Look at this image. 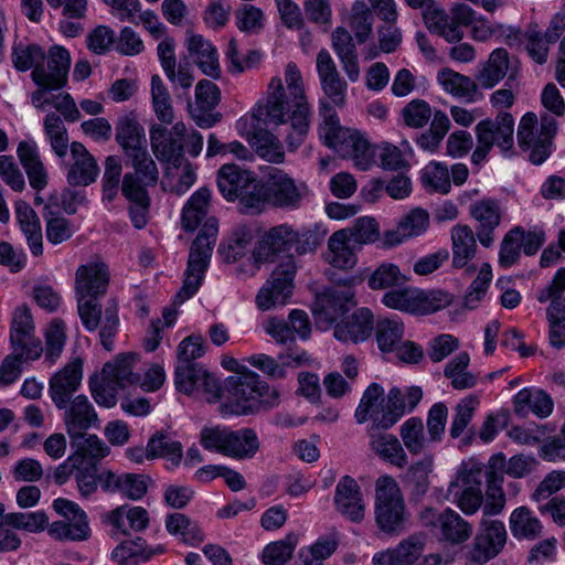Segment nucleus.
<instances>
[{"mask_svg":"<svg viewBox=\"0 0 565 565\" xmlns=\"http://www.w3.org/2000/svg\"><path fill=\"white\" fill-rule=\"evenodd\" d=\"M310 107L301 73L295 63H288L285 82L273 77L267 87L266 102L259 104L253 117L266 125L280 126L290 151L300 147L310 127Z\"/></svg>","mask_w":565,"mask_h":565,"instance_id":"obj_1","label":"nucleus"},{"mask_svg":"<svg viewBox=\"0 0 565 565\" xmlns=\"http://www.w3.org/2000/svg\"><path fill=\"white\" fill-rule=\"evenodd\" d=\"M221 413L224 415H250L270 409L279 404L280 392L262 381L250 370L227 376L221 386Z\"/></svg>","mask_w":565,"mask_h":565,"instance_id":"obj_2","label":"nucleus"},{"mask_svg":"<svg viewBox=\"0 0 565 565\" xmlns=\"http://www.w3.org/2000/svg\"><path fill=\"white\" fill-rule=\"evenodd\" d=\"M320 136L324 143L343 158L351 159L358 169L369 170L374 163L375 153L367 139L358 130L342 127L334 108L327 102L320 103Z\"/></svg>","mask_w":565,"mask_h":565,"instance_id":"obj_3","label":"nucleus"},{"mask_svg":"<svg viewBox=\"0 0 565 565\" xmlns=\"http://www.w3.org/2000/svg\"><path fill=\"white\" fill-rule=\"evenodd\" d=\"M216 236L217 225L215 220H207L192 243L183 285L174 297V305H182L199 290L210 264Z\"/></svg>","mask_w":565,"mask_h":565,"instance_id":"obj_4","label":"nucleus"},{"mask_svg":"<svg viewBox=\"0 0 565 565\" xmlns=\"http://www.w3.org/2000/svg\"><path fill=\"white\" fill-rule=\"evenodd\" d=\"M259 181L237 164H223L217 171V186L227 201L238 200L244 214L260 213Z\"/></svg>","mask_w":565,"mask_h":565,"instance_id":"obj_5","label":"nucleus"},{"mask_svg":"<svg viewBox=\"0 0 565 565\" xmlns=\"http://www.w3.org/2000/svg\"><path fill=\"white\" fill-rule=\"evenodd\" d=\"M374 519L377 527L386 534L399 533L406 521L404 497L391 476H381L375 482Z\"/></svg>","mask_w":565,"mask_h":565,"instance_id":"obj_6","label":"nucleus"},{"mask_svg":"<svg viewBox=\"0 0 565 565\" xmlns=\"http://www.w3.org/2000/svg\"><path fill=\"white\" fill-rule=\"evenodd\" d=\"M292 249L302 255L313 249L309 243L308 233L300 234L290 225L281 224L271 227L258 241L253 252L254 260L257 265L274 262L281 254H289Z\"/></svg>","mask_w":565,"mask_h":565,"instance_id":"obj_7","label":"nucleus"},{"mask_svg":"<svg viewBox=\"0 0 565 565\" xmlns=\"http://www.w3.org/2000/svg\"><path fill=\"white\" fill-rule=\"evenodd\" d=\"M556 130V120L551 116L542 117L540 129L535 114L527 113L522 117L518 128V142L522 149L530 150L529 158L532 163L541 164L550 157Z\"/></svg>","mask_w":565,"mask_h":565,"instance_id":"obj_8","label":"nucleus"},{"mask_svg":"<svg viewBox=\"0 0 565 565\" xmlns=\"http://www.w3.org/2000/svg\"><path fill=\"white\" fill-rule=\"evenodd\" d=\"M452 301L450 294L443 290L424 291L419 289H395L383 296L382 302L395 310L429 315L448 307Z\"/></svg>","mask_w":565,"mask_h":565,"instance_id":"obj_9","label":"nucleus"},{"mask_svg":"<svg viewBox=\"0 0 565 565\" xmlns=\"http://www.w3.org/2000/svg\"><path fill=\"white\" fill-rule=\"evenodd\" d=\"M513 131L514 120L509 113H500L494 119L479 121L475 127L477 148L471 156V161L479 164L493 146H498L503 152L511 150Z\"/></svg>","mask_w":565,"mask_h":565,"instance_id":"obj_10","label":"nucleus"},{"mask_svg":"<svg viewBox=\"0 0 565 565\" xmlns=\"http://www.w3.org/2000/svg\"><path fill=\"white\" fill-rule=\"evenodd\" d=\"M481 483L482 469L479 466H462L449 483L447 495L463 514L473 515L484 507Z\"/></svg>","mask_w":565,"mask_h":565,"instance_id":"obj_11","label":"nucleus"},{"mask_svg":"<svg viewBox=\"0 0 565 565\" xmlns=\"http://www.w3.org/2000/svg\"><path fill=\"white\" fill-rule=\"evenodd\" d=\"M296 268L291 255L276 267L256 295L255 302L258 309L267 311L287 303L294 291Z\"/></svg>","mask_w":565,"mask_h":565,"instance_id":"obj_12","label":"nucleus"},{"mask_svg":"<svg viewBox=\"0 0 565 565\" xmlns=\"http://www.w3.org/2000/svg\"><path fill=\"white\" fill-rule=\"evenodd\" d=\"M354 290L348 282L326 288L316 296L312 312L316 323L323 329L330 328L340 317L355 307Z\"/></svg>","mask_w":565,"mask_h":565,"instance_id":"obj_13","label":"nucleus"},{"mask_svg":"<svg viewBox=\"0 0 565 565\" xmlns=\"http://www.w3.org/2000/svg\"><path fill=\"white\" fill-rule=\"evenodd\" d=\"M507 539L508 534L502 521L483 518L467 552V559L477 564L489 562L501 553Z\"/></svg>","mask_w":565,"mask_h":565,"instance_id":"obj_14","label":"nucleus"},{"mask_svg":"<svg viewBox=\"0 0 565 565\" xmlns=\"http://www.w3.org/2000/svg\"><path fill=\"white\" fill-rule=\"evenodd\" d=\"M260 212L266 204L275 207L294 209L301 201V194L295 181L284 171L275 169L265 182L259 183Z\"/></svg>","mask_w":565,"mask_h":565,"instance_id":"obj_15","label":"nucleus"},{"mask_svg":"<svg viewBox=\"0 0 565 565\" xmlns=\"http://www.w3.org/2000/svg\"><path fill=\"white\" fill-rule=\"evenodd\" d=\"M174 383L177 390L184 394L203 392L211 396L209 401H218L221 385L217 379L201 364H178L174 371Z\"/></svg>","mask_w":565,"mask_h":565,"instance_id":"obj_16","label":"nucleus"},{"mask_svg":"<svg viewBox=\"0 0 565 565\" xmlns=\"http://www.w3.org/2000/svg\"><path fill=\"white\" fill-rule=\"evenodd\" d=\"M10 340L14 352L26 359H38L43 351L41 341L34 337L33 319L25 306L17 308L13 315Z\"/></svg>","mask_w":565,"mask_h":565,"instance_id":"obj_17","label":"nucleus"},{"mask_svg":"<svg viewBox=\"0 0 565 565\" xmlns=\"http://www.w3.org/2000/svg\"><path fill=\"white\" fill-rule=\"evenodd\" d=\"M82 377L83 362L78 358L73 359L51 377L49 392L56 408L62 409L73 399L72 396L78 390Z\"/></svg>","mask_w":565,"mask_h":565,"instance_id":"obj_18","label":"nucleus"},{"mask_svg":"<svg viewBox=\"0 0 565 565\" xmlns=\"http://www.w3.org/2000/svg\"><path fill=\"white\" fill-rule=\"evenodd\" d=\"M47 61L40 62L32 71L34 83H51L53 87H63L67 82V75L71 66V56L66 49L54 45L50 49L45 57Z\"/></svg>","mask_w":565,"mask_h":565,"instance_id":"obj_19","label":"nucleus"},{"mask_svg":"<svg viewBox=\"0 0 565 565\" xmlns=\"http://www.w3.org/2000/svg\"><path fill=\"white\" fill-rule=\"evenodd\" d=\"M47 61L40 62L32 71L34 83H51L53 87H63L67 82V75L71 66V56L66 49L54 45L50 49L45 57Z\"/></svg>","mask_w":565,"mask_h":565,"instance_id":"obj_20","label":"nucleus"},{"mask_svg":"<svg viewBox=\"0 0 565 565\" xmlns=\"http://www.w3.org/2000/svg\"><path fill=\"white\" fill-rule=\"evenodd\" d=\"M62 409H64L63 420L70 438L99 425L97 412L86 395H77Z\"/></svg>","mask_w":565,"mask_h":565,"instance_id":"obj_21","label":"nucleus"},{"mask_svg":"<svg viewBox=\"0 0 565 565\" xmlns=\"http://www.w3.org/2000/svg\"><path fill=\"white\" fill-rule=\"evenodd\" d=\"M316 68L324 95L338 107L345 104L348 83L341 77L337 65L327 50L317 55Z\"/></svg>","mask_w":565,"mask_h":565,"instance_id":"obj_22","label":"nucleus"},{"mask_svg":"<svg viewBox=\"0 0 565 565\" xmlns=\"http://www.w3.org/2000/svg\"><path fill=\"white\" fill-rule=\"evenodd\" d=\"M335 510L349 521L361 523L365 516V503L358 482L349 477H343L335 487Z\"/></svg>","mask_w":565,"mask_h":565,"instance_id":"obj_23","label":"nucleus"},{"mask_svg":"<svg viewBox=\"0 0 565 565\" xmlns=\"http://www.w3.org/2000/svg\"><path fill=\"white\" fill-rule=\"evenodd\" d=\"M109 271L102 262L81 265L75 275V292L77 298L96 299L107 291Z\"/></svg>","mask_w":565,"mask_h":565,"instance_id":"obj_24","label":"nucleus"},{"mask_svg":"<svg viewBox=\"0 0 565 565\" xmlns=\"http://www.w3.org/2000/svg\"><path fill=\"white\" fill-rule=\"evenodd\" d=\"M72 163L66 174L72 186H87L94 183L99 174V167L87 148L77 141L70 146Z\"/></svg>","mask_w":565,"mask_h":565,"instance_id":"obj_25","label":"nucleus"},{"mask_svg":"<svg viewBox=\"0 0 565 565\" xmlns=\"http://www.w3.org/2000/svg\"><path fill=\"white\" fill-rule=\"evenodd\" d=\"M507 460L503 454H497L489 459L482 477L487 480V494L491 502H487L483 507L484 515L499 514L505 503L504 493L502 491L503 475L505 473Z\"/></svg>","mask_w":565,"mask_h":565,"instance_id":"obj_26","label":"nucleus"},{"mask_svg":"<svg viewBox=\"0 0 565 565\" xmlns=\"http://www.w3.org/2000/svg\"><path fill=\"white\" fill-rule=\"evenodd\" d=\"M425 545V536L413 534L392 550L373 556L374 565H414L420 557Z\"/></svg>","mask_w":565,"mask_h":565,"instance_id":"obj_27","label":"nucleus"},{"mask_svg":"<svg viewBox=\"0 0 565 565\" xmlns=\"http://www.w3.org/2000/svg\"><path fill=\"white\" fill-rule=\"evenodd\" d=\"M373 330V313L360 308L348 320L337 323L333 334L341 342L358 343L369 339Z\"/></svg>","mask_w":565,"mask_h":565,"instance_id":"obj_28","label":"nucleus"},{"mask_svg":"<svg viewBox=\"0 0 565 565\" xmlns=\"http://www.w3.org/2000/svg\"><path fill=\"white\" fill-rule=\"evenodd\" d=\"M553 407L552 397L539 388H522L513 398L514 413L521 418H525L530 413L545 418L552 414Z\"/></svg>","mask_w":565,"mask_h":565,"instance_id":"obj_29","label":"nucleus"},{"mask_svg":"<svg viewBox=\"0 0 565 565\" xmlns=\"http://www.w3.org/2000/svg\"><path fill=\"white\" fill-rule=\"evenodd\" d=\"M382 427H371L369 430L371 449L384 461L403 468L407 465V455L398 440L392 434L381 433Z\"/></svg>","mask_w":565,"mask_h":565,"instance_id":"obj_30","label":"nucleus"},{"mask_svg":"<svg viewBox=\"0 0 565 565\" xmlns=\"http://www.w3.org/2000/svg\"><path fill=\"white\" fill-rule=\"evenodd\" d=\"M423 20L427 29L449 43H457L463 39L462 28L455 21L449 12L437 3L423 12Z\"/></svg>","mask_w":565,"mask_h":565,"instance_id":"obj_31","label":"nucleus"},{"mask_svg":"<svg viewBox=\"0 0 565 565\" xmlns=\"http://www.w3.org/2000/svg\"><path fill=\"white\" fill-rule=\"evenodd\" d=\"M137 355L135 353L119 354L114 361L104 365L103 376L121 388L139 384L141 374L135 371Z\"/></svg>","mask_w":565,"mask_h":565,"instance_id":"obj_32","label":"nucleus"},{"mask_svg":"<svg viewBox=\"0 0 565 565\" xmlns=\"http://www.w3.org/2000/svg\"><path fill=\"white\" fill-rule=\"evenodd\" d=\"M429 225V214L420 207L413 209L398 223L394 231L386 232L384 244L398 245L407 238L419 236Z\"/></svg>","mask_w":565,"mask_h":565,"instance_id":"obj_33","label":"nucleus"},{"mask_svg":"<svg viewBox=\"0 0 565 565\" xmlns=\"http://www.w3.org/2000/svg\"><path fill=\"white\" fill-rule=\"evenodd\" d=\"M150 145L156 158L167 166L184 159L183 142L169 134V130L160 125L150 128Z\"/></svg>","mask_w":565,"mask_h":565,"instance_id":"obj_34","label":"nucleus"},{"mask_svg":"<svg viewBox=\"0 0 565 565\" xmlns=\"http://www.w3.org/2000/svg\"><path fill=\"white\" fill-rule=\"evenodd\" d=\"M136 178L124 175L121 192L130 202L129 214L131 222L136 228H143L148 223V211L150 198L146 189L138 186Z\"/></svg>","mask_w":565,"mask_h":565,"instance_id":"obj_35","label":"nucleus"},{"mask_svg":"<svg viewBox=\"0 0 565 565\" xmlns=\"http://www.w3.org/2000/svg\"><path fill=\"white\" fill-rule=\"evenodd\" d=\"M188 51L203 74L218 78L221 74L218 55L215 46L200 34H192L188 39Z\"/></svg>","mask_w":565,"mask_h":565,"instance_id":"obj_36","label":"nucleus"},{"mask_svg":"<svg viewBox=\"0 0 565 565\" xmlns=\"http://www.w3.org/2000/svg\"><path fill=\"white\" fill-rule=\"evenodd\" d=\"M433 467L434 457L426 455L407 468L403 481L409 489L411 501H419L427 493Z\"/></svg>","mask_w":565,"mask_h":565,"instance_id":"obj_37","label":"nucleus"},{"mask_svg":"<svg viewBox=\"0 0 565 565\" xmlns=\"http://www.w3.org/2000/svg\"><path fill=\"white\" fill-rule=\"evenodd\" d=\"M17 152L28 174L30 185L36 190L44 189L47 184V173L40 159L36 145L22 141L19 143Z\"/></svg>","mask_w":565,"mask_h":565,"instance_id":"obj_38","label":"nucleus"},{"mask_svg":"<svg viewBox=\"0 0 565 565\" xmlns=\"http://www.w3.org/2000/svg\"><path fill=\"white\" fill-rule=\"evenodd\" d=\"M385 412L384 390L381 385L372 383L363 393L355 411V419L359 424H363L371 418L373 420L371 427H381L379 419Z\"/></svg>","mask_w":565,"mask_h":565,"instance_id":"obj_39","label":"nucleus"},{"mask_svg":"<svg viewBox=\"0 0 565 565\" xmlns=\"http://www.w3.org/2000/svg\"><path fill=\"white\" fill-rule=\"evenodd\" d=\"M15 214L31 253L34 256H40L43 253V237L36 213L29 204L21 202L17 204Z\"/></svg>","mask_w":565,"mask_h":565,"instance_id":"obj_40","label":"nucleus"},{"mask_svg":"<svg viewBox=\"0 0 565 565\" xmlns=\"http://www.w3.org/2000/svg\"><path fill=\"white\" fill-rule=\"evenodd\" d=\"M71 439L72 454L81 465H95L109 454V447L96 435L79 434Z\"/></svg>","mask_w":565,"mask_h":565,"instance_id":"obj_41","label":"nucleus"},{"mask_svg":"<svg viewBox=\"0 0 565 565\" xmlns=\"http://www.w3.org/2000/svg\"><path fill=\"white\" fill-rule=\"evenodd\" d=\"M452 265L456 268L468 266L477 250L476 236L468 225H456L451 230Z\"/></svg>","mask_w":565,"mask_h":565,"instance_id":"obj_42","label":"nucleus"},{"mask_svg":"<svg viewBox=\"0 0 565 565\" xmlns=\"http://www.w3.org/2000/svg\"><path fill=\"white\" fill-rule=\"evenodd\" d=\"M509 67L510 58L507 50L495 49L477 74V83L482 88L490 89L507 75Z\"/></svg>","mask_w":565,"mask_h":565,"instance_id":"obj_43","label":"nucleus"},{"mask_svg":"<svg viewBox=\"0 0 565 565\" xmlns=\"http://www.w3.org/2000/svg\"><path fill=\"white\" fill-rule=\"evenodd\" d=\"M441 539L450 544H461L472 534V525L458 512L447 508L441 512L439 526Z\"/></svg>","mask_w":565,"mask_h":565,"instance_id":"obj_44","label":"nucleus"},{"mask_svg":"<svg viewBox=\"0 0 565 565\" xmlns=\"http://www.w3.org/2000/svg\"><path fill=\"white\" fill-rule=\"evenodd\" d=\"M195 179V167L184 158L166 167L163 184L180 195L193 185Z\"/></svg>","mask_w":565,"mask_h":565,"instance_id":"obj_45","label":"nucleus"},{"mask_svg":"<svg viewBox=\"0 0 565 565\" xmlns=\"http://www.w3.org/2000/svg\"><path fill=\"white\" fill-rule=\"evenodd\" d=\"M248 142L255 152L264 160L273 163H281L285 152L279 139L267 129H257L249 137Z\"/></svg>","mask_w":565,"mask_h":565,"instance_id":"obj_46","label":"nucleus"},{"mask_svg":"<svg viewBox=\"0 0 565 565\" xmlns=\"http://www.w3.org/2000/svg\"><path fill=\"white\" fill-rule=\"evenodd\" d=\"M116 139L126 156L147 148L143 128L135 118L124 117L118 121Z\"/></svg>","mask_w":565,"mask_h":565,"instance_id":"obj_47","label":"nucleus"},{"mask_svg":"<svg viewBox=\"0 0 565 565\" xmlns=\"http://www.w3.org/2000/svg\"><path fill=\"white\" fill-rule=\"evenodd\" d=\"M510 530L515 539L534 540L542 533L543 525L527 507H519L510 515Z\"/></svg>","mask_w":565,"mask_h":565,"instance_id":"obj_48","label":"nucleus"},{"mask_svg":"<svg viewBox=\"0 0 565 565\" xmlns=\"http://www.w3.org/2000/svg\"><path fill=\"white\" fill-rule=\"evenodd\" d=\"M130 160L134 172H128L125 175L136 178L139 188L146 189L157 183L159 172L156 162L151 159L147 148L139 150L127 156Z\"/></svg>","mask_w":565,"mask_h":565,"instance_id":"obj_49","label":"nucleus"},{"mask_svg":"<svg viewBox=\"0 0 565 565\" xmlns=\"http://www.w3.org/2000/svg\"><path fill=\"white\" fill-rule=\"evenodd\" d=\"M437 78L447 93L469 102L473 100L478 89V84L470 77L450 68H444L438 73Z\"/></svg>","mask_w":565,"mask_h":565,"instance_id":"obj_50","label":"nucleus"},{"mask_svg":"<svg viewBox=\"0 0 565 565\" xmlns=\"http://www.w3.org/2000/svg\"><path fill=\"white\" fill-rule=\"evenodd\" d=\"M351 242L347 239L344 232H334L329 241V252L326 259L333 267L340 269H350L356 264V257L351 248Z\"/></svg>","mask_w":565,"mask_h":565,"instance_id":"obj_51","label":"nucleus"},{"mask_svg":"<svg viewBox=\"0 0 565 565\" xmlns=\"http://www.w3.org/2000/svg\"><path fill=\"white\" fill-rule=\"evenodd\" d=\"M108 519L110 524L124 534L127 533L128 527L134 531H142L149 524L148 512L141 507L128 510L125 507H119L110 512Z\"/></svg>","mask_w":565,"mask_h":565,"instance_id":"obj_52","label":"nucleus"},{"mask_svg":"<svg viewBox=\"0 0 565 565\" xmlns=\"http://www.w3.org/2000/svg\"><path fill=\"white\" fill-rule=\"evenodd\" d=\"M259 449V440L252 428L230 430L226 456L235 459L252 458Z\"/></svg>","mask_w":565,"mask_h":565,"instance_id":"obj_53","label":"nucleus"},{"mask_svg":"<svg viewBox=\"0 0 565 565\" xmlns=\"http://www.w3.org/2000/svg\"><path fill=\"white\" fill-rule=\"evenodd\" d=\"M47 533L58 541H84L90 535L87 516L53 522Z\"/></svg>","mask_w":565,"mask_h":565,"instance_id":"obj_54","label":"nucleus"},{"mask_svg":"<svg viewBox=\"0 0 565 565\" xmlns=\"http://www.w3.org/2000/svg\"><path fill=\"white\" fill-rule=\"evenodd\" d=\"M469 363V354L460 352L446 364L444 375L450 380L455 390H467L476 385L477 377L468 371Z\"/></svg>","mask_w":565,"mask_h":565,"instance_id":"obj_55","label":"nucleus"},{"mask_svg":"<svg viewBox=\"0 0 565 565\" xmlns=\"http://www.w3.org/2000/svg\"><path fill=\"white\" fill-rule=\"evenodd\" d=\"M43 127L54 153L58 158H64L71 145L67 129L62 118L55 113H50L44 118Z\"/></svg>","mask_w":565,"mask_h":565,"instance_id":"obj_56","label":"nucleus"},{"mask_svg":"<svg viewBox=\"0 0 565 565\" xmlns=\"http://www.w3.org/2000/svg\"><path fill=\"white\" fill-rule=\"evenodd\" d=\"M182 455V445L173 440L168 434H156L150 438L146 447V457L148 459L163 457L173 465H179Z\"/></svg>","mask_w":565,"mask_h":565,"instance_id":"obj_57","label":"nucleus"},{"mask_svg":"<svg viewBox=\"0 0 565 565\" xmlns=\"http://www.w3.org/2000/svg\"><path fill=\"white\" fill-rule=\"evenodd\" d=\"M151 100L157 118L166 125L172 124L174 110L170 93L159 75L151 77Z\"/></svg>","mask_w":565,"mask_h":565,"instance_id":"obj_58","label":"nucleus"},{"mask_svg":"<svg viewBox=\"0 0 565 565\" xmlns=\"http://www.w3.org/2000/svg\"><path fill=\"white\" fill-rule=\"evenodd\" d=\"M374 329L379 348L383 352L393 351L404 337V324L397 319H379Z\"/></svg>","mask_w":565,"mask_h":565,"instance_id":"obj_59","label":"nucleus"},{"mask_svg":"<svg viewBox=\"0 0 565 565\" xmlns=\"http://www.w3.org/2000/svg\"><path fill=\"white\" fill-rule=\"evenodd\" d=\"M298 544V535L289 533L284 540L267 544L263 551V562L266 565H285L294 554Z\"/></svg>","mask_w":565,"mask_h":565,"instance_id":"obj_60","label":"nucleus"},{"mask_svg":"<svg viewBox=\"0 0 565 565\" xmlns=\"http://www.w3.org/2000/svg\"><path fill=\"white\" fill-rule=\"evenodd\" d=\"M46 54L38 44L14 43L12 46L11 60L14 67L20 72L35 70L40 62L45 61Z\"/></svg>","mask_w":565,"mask_h":565,"instance_id":"obj_61","label":"nucleus"},{"mask_svg":"<svg viewBox=\"0 0 565 565\" xmlns=\"http://www.w3.org/2000/svg\"><path fill=\"white\" fill-rule=\"evenodd\" d=\"M121 161L116 156H108L105 160V171L102 179V201L111 203L118 194L121 179Z\"/></svg>","mask_w":565,"mask_h":565,"instance_id":"obj_62","label":"nucleus"},{"mask_svg":"<svg viewBox=\"0 0 565 565\" xmlns=\"http://www.w3.org/2000/svg\"><path fill=\"white\" fill-rule=\"evenodd\" d=\"M166 527L170 534L180 535L182 541L195 544L203 541V535L198 525L182 513H172L166 520Z\"/></svg>","mask_w":565,"mask_h":565,"instance_id":"obj_63","label":"nucleus"},{"mask_svg":"<svg viewBox=\"0 0 565 565\" xmlns=\"http://www.w3.org/2000/svg\"><path fill=\"white\" fill-rule=\"evenodd\" d=\"M373 15L367 6L355 1L351 8L349 24L359 43H364L372 33Z\"/></svg>","mask_w":565,"mask_h":565,"instance_id":"obj_64","label":"nucleus"}]
</instances>
